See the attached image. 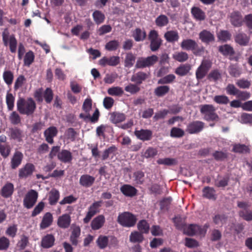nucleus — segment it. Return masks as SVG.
<instances>
[{
    "label": "nucleus",
    "instance_id": "obj_1",
    "mask_svg": "<svg viewBox=\"0 0 252 252\" xmlns=\"http://www.w3.org/2000/svg\"><path fill=\"white\" fill-rule=\"evenodd\" d=\"M17 106L20 113L27 115L32 114L36 108L35 103L31 98L27 99L20 98L17 101Z\"/></svg>",
    "mask_w": 252,
    "mask_h": 252
},
{
    "label": "nucleus",
    "instance_id": "obj_2",
    "mask_svg": "<svg viewBox=\"0 0 252 252\" xmlns=\"http://www.w3.org/2000/svg\"><path fill=\"white\" fill-rule=\"evenodd\" d=\"M209 226L207 224L200 226L196 224H189L184 226V233L188 235H198L204 236L206 233Z\"/></svg>",
    "mask_w": 252,
    "mask_h": 252
},
{
    "label": "nucleus",
    "instance_id": "obj_3",
    "mask_svg": "<svg viewBox=\"0 0 252 252\" xmlns=\"http://www.w3.org/2000/svg\"><path fill=\"white\" fill-rule=\"evenodd\" d=\"M2 41L6 46H9L10 51L12 53L16 51L17 41L14 34H10L7 29H5L2 34Z\"/></svg>",
    "mask_w": 252,
    "mask_h": 252
},
{
    "label": "nucleus",
    "instance_id": "obj_4",
    "mask_svg": "<svg viewBox=\"0 0 252 252\" xmlns=\"http://www.w3.org/2000/svg\"><path fill=\"white\" fill-rule=\"evenodd\" d=\"M136 217L129 212H124L120 214L118 218V222L123 226H133L136 222Z\"/></svg>",
    "mask_w": 252,
    "mask_h": 252
},
{
    "label": "nucleus",
    "instance_id": "obj_5",
    "mask_svg": "<svg viewBox=\"0 0 252 252\" xmlns=\"http://www.w3.org/2000/svg\"><path fill=\"white\" fill-rule=\"evenodd\" d=\"M215 111L216 109L212 105L205 104L200 106V112L204 115V119L207 121L219 120V116Z\"/></svg>",
    "mask_w": 252,
    "mask_h": 252
},
{
    "label": "nucleus",
    "instance_id": "obj_6",
    "mask_svg": "<svg viewBox=\"0 0 252 252\" xmlns=\"http://www.w3.org/2000/svg\"><path fill=\"white\" fill-rule=\"evenodd\" d=\"M158 61V57L152 55L147 58H140L137 61L135 67L136 68H144L154 65Z\"/></svg>",
    "mask_w": 252,
    "mask_h": 252
},
{
    "label": "nucleus",
    "instance_id": "obj_7",
    "mask_svg": "<svg viewBox=\"0 0 252 252\" xmlns=\"http://www.w3.org/2000/svg\"><path fill=\"white\" fill-rule=\"evenodd\" d=\"M150 40V48L152 51H156L158 49L161 44V39L158 37V32L155 30H152L148 35Z\"/></svg>",
    "mask_w": 252,
    "mask_h": 252
},
{
    "label": "nucleus",
    "instance_id": "obj_8",
    "mask_svg": "<svg viewBox=\"0 0 252 252\" xmlns=\"http://www.w3.org/2000/svg\"><path fill=\"white\" fill-rule=\"evenodd\" d=\"M212 65V63L208 60H204L201 65L199 66L196 71V77L197 80H200L203 78L208 71Z\"/></svg>",
    "mask_w": 252,
    "mask_h": 252
},
{
    "label": "nucleus",
    "instance_id": "obj_9",
    "mask_svg": "<svg viewBox=\"0 0 252 252\" xmlns=\"http://www.w3.org/2000/svg\"><path fill=\"white\" fill-rule=\"evenodd\" d=\"M238 206L241 209L239 212V215L244 220L247 221L252 220V211L248 209L250 207V205L247 202H238Z\"/></svg>",
    "mask_w": 252,
    "mask_h": 252
},
{
    "label": "nucleus",
    "instance_id": "obj_10",
    "mask_svg": "<svg viewBox=\"0 0 252 252\" xmlns=\"http://www.w3.org/2000/svg\"><path fill=\"white\" fill-rule=\"evenodd\" d=\"M38 193L34 190H30L26 195L24 199V205L28 208H31L37 201Z\"/></svg>",
    "mask_w": 252,
    "mask_h": 252
},
{
    "label": "nucleus",
    "instance_id": "obj_11",
    "mask_svg": "<svg viewBox=\"0 0 252 252\" xmlns=\"http://www.w3.org/2000/svg\"><path fill=\"white\" fill-rule=\"evenodd\" d=\"M101 204L102 201H97L94 203L93 205L90 206L86 217L83 220L85 223L89 222L92 218L98 212V209Z\"/></svg>",
    "mask_w": 252,
    "mask_h": 252
},
{
    "label": "nucleus",
    "instance_id": "obj_12",
    "mask_svg": "<svg viewBox=\"0 0 252 252\" xmlns=\"http://www.w3.org/2000/svg\"><path fill=\"white\" fill-rule=\"evenodd\" d=\"M35 169L34 166L31 163H27L19 170V177L20 178H26L31 176Z\"/></svg>",
    "mask_w": 252,
    "mask_h": 252
},
{
    "label": "nucleus",
    "instance_id": "obj_13",
    "mask_svg": "<svg viewBox=\"0 0 252 252\" xmlns=\"http://www.w3.org/2000/svg\"><path fill=\"white\" fill-rule=\"evenodd\" d=\"M120 63V58L118 56L110 57H104L99 61V63L102 66H116Z\"/></svg>",
    "mask_w": 252,
    "mask_h": 252
},
{
    "label": "nucleus",
    "instance_id": "obj_14",
    "mask_svg": "<svg viewBox=\"0 0 252 252\" xmlns=\"http://www.w3.org/2000/svg\"><path fill=\"white\" fill-rule=\"evenodd\" d=\"M181 47L183 49L191 50L194 54H196L195 50L197 47L196 42L190 39H184L181 43Z\"/></svg>",
    "mask_w": 252,
    "mask_h": 252
},
{
    "label": "nucleus",
    "instance_id": "obj_15",
    "mask_svg": "<svg viewBox=\"0 0 252 252\" xmlns=\"http://www.w3.org/2000/svg\"><path fill=\"white\" fill-rule=\"evenodd\" d=\"M134 134L138 139L143 141L150 140L152 136V131L148 129L136 130Z\"/></svg>",
    "mask_w": 252,
    "mask_h": 252
},
{
    "label": "nucleus",
    "instance_id": "obj_16",
    "mask_svg": "<svg viewBox=\"0 0 252 252\" xmlns=\"http://www.w3.org/2000/svg\"><path fill=\"white\" fill-rule=\"evenodd\" d=\"M121 191L126 196L132 197L137 194V190L129 185H124L120 188Z\"/></svg>",
    "mask_w": 252,
    "mask_h": 252
},
{
    "label": "nucleus",
    "instance_id": "obj_17",
    "mask_svg": "<svg viewBox=\"0 0 252 252\" xmlns=\"http://www.w3.org/2000/svg\"><path fill=\"white\" fill-rule=\"evenodd\" d=\"M23 158V154L19 151H16L11 160V168L13 169L17 168L21 164Z\"/></svg>",
    "mask_w": 252,
    "mask_h": 252
},
{
    "label": "nucleus",
    "instance_id": "obj_18",
    "mask_svg": "<svg viewBox=\"0 0 252 252\" xmlns=\"http://www.w3.org/2000/svg\"><path fill=\"white\" fill-rule=\"evenodd\" d=\"M230 20L231 24L235 27L241 26L243 22L241 13L238 11H234L231 13Z\"/></svg>",
    "mask_w": 252,
    "mask_h": 252
},
{
    "label": "nucleus",
    "instance_id": "obj_19",
    "mask_svg": "<svg viewBox=\"0 0 252 252\" xmlns=\"http://www.w3.org/2000/svg\"><path fill=\"white\" fill-rule=\"evenodd\" d=\"M94 181L95 178L93 176L88 174H84L80 177L79 183L81 186L88 188L93 185Z\"/></svg>",
    "mask_w": 252,
    "mask_h": 252
},
{
    "label": "nucleus",
    "instance_id": "obj_20",
    "mask_svg": "<svg viewBox=\"0 0 252 252\" xmlns=\"http://www.w3.org/2000/svg\"><path fill=\"white\" fill-rule=\"evenodd\" d=\"M204 127V123L200 121H195L190 123L188 127V130L190 133L200 132Z\"/></svg>",
    "mask_w": 252,
    "mask_h": 252
},
{
    "label": "nucleus",
    "instance_id": "obj_21",
    "mask_svg": "<svg viewBox=\"0 0 252 252\" xmlns=\"http://www.w3.org/2000/svg\"><path fill=\"white\" fill-rule=\"evenodd\" d=\"M58 133V130L55 126H51L44 131V135L46 140L49 143H53V138L56 136Z\"/></svg>",
    "mask_w": 252,
    "mask_h": 252
},
{
    "label": "nucleus",
    "instance_id": "obj_22",
    "mask_svg": "<svg viewBox=\"0 0 252 252\" xmlns=\"http://www.w3.org/2000/svg\"><path fill=\"white\" fill-rule=\"evenodd\" d=\"M199 38L204 43H208L215 40L214 34L207 30H203L200 32Z\"/></svg>",
    "mask_w": 252,
    "mask_h": 252
},
{
    "label": "nucleus",
    "instance_id": "obj_23",
    "mask_svg": "<svg viewBox=\"0 0 252 252\" xmlns=\"http://www.w3.org/2000/svg\"><path fill=\"white\" fill-rule=\"evenodd\" d=\"M71 219L69 215L64 214L58 218L57 224L61 228H67L70 223Z\"/></svg>",
    "mask_w": 252,
    "mask_h": 252
},
{
    "label": "nucleus",
    "instance_id": "obj_24",
    "mask_svg": "<svg viewBox=\"0 0 252 252\" xmlns=\"http://www.w3.org/2000/svg\"><path fill=\"white\" fill-rule=\"evenodd\" d=\"M235 41L241 46H246L250 41V37L244 33H238L234 36Z\"/></svg>",
    "mask_w": 252,
    "mask_h": 252
},
{
    "label": "nucleus",
    "instance_id": "obj_25",
    "mask_svg": "<svg viewBox=\"0 0 252 252\" xmlns=\"http://www.w3.org/2000/svg\"><path fill=\"white\" fill-rule=\"evenodd\" d=\"M53 216L50 213H46L43 217L42 221L40 224L41 229H45L51 225L53 222Z\"/></svg>",
    "mask_w": 252,
    "mask_h": 252
},
{
    "label": "nucleus",
    "instance_id": "obj_26",
    "mask_svg": "<svg viewBox=\"0 0 252 252\" xmlns=\"http://www.w3.org/2000/svg\"><path fill=\"white\" fill-rule=\"evenodd\" d=\"M14 191V186L12 183H6L1 189V195L5 198L11 196Z\"/></svg>",
    "mask_w": 252,
    "mask_h": 252
},
{
    "label": "nucleus",
    "instance_id": "obj_27",
    "mask_svg": "<svg viewBox=\"0 0 252 252\" xmlns=\"http://www.w3.org/2000/svg\"><path fill=\"white\" fill-rule=\"evenodd\" d=\"M104 222V217L102 215H99L94 218L92 221V228L94 230H98L103 225Z\"/></svg>",
    "mask_w": 252,
    "mask_h": 252
},
{
    "label": "nucleus",
    "instance_id": "obj_28",
    "mask_svg": "<svg viewBox=\"0 0 252 252\" xmlns=\"http://www.w3.org/2000/svg\"><path fill=\"white\" fill-rule=\"evenodd\" d=\"M149 73H146L143 72H138L132 75L131 80L136 82L138 84L142 83V81L145 80L149 76Z\"/></svg>",
    "mask_w": 252,
    "mask_h": 252
},
{
    "label": "nucleus",
    "instance_id": "obj_29",
    "mask_svg": "<svg viewBox=\"0 0 252 252\" xmlns=\"http://www.w3.org/2000/svg\"><path fill=\"white\" fill-rule=\"evenodd\" d=\"M58 158L63 162H68L72 160L71 153L66 150H62L58 155Z\"/></svg>",
    "mask_w": 252,
    "mask_h": 252
},
{
    "label": "nucleus",
    "instance_id": "obj_30",
    "mask_svg": "<svg viewBox=\"0 0 252 252\" xmlns=\"http://www.w3.org/2000/svg\"><path fill=\"white\" fill-rule=\"evenodd\" d=\"M54 241V236L52 235L48 234L42 238L41 246L45 248H50L53 245Z\"/></svg>",
    "mask_w": 252,
    "mask_h": 252
},
{
    "label": "nucleus",
    "instance_id": "obj_31",
    "mask_svg": "<svg viewBox=\"0 0 252 252\" xmlns=\"http://www.w3.org/2000/svg\"><path fill=\"white\" fill-rule=\"evenodd\" d=\"M164 37L167 41L173 42L178 41L179 36L177 31H170L164 34Z\"/></svg>",
    "mask_w": 252,
    "mask_h": 252
},
{
    "label": "nucleus",
    "instance_id": "obj_32",
    "mask_svg": "<svg viewBox=\"0 0 252 252\" xmlns=\"http://www.w3.org/2000/svg\"><path fill=\"white\" fill-rule=\"evenodd\" d=\"M60 197L59 191L52 189L49 193V201L51 205H55L58 201Z\"/></svg>",
    "mask_w": 252,
    "mask_h": 252
},
{
    "label": "nucleus",
    "instance_id": "obj_33",
    "mask_svg": "<svg viewBox=\"0 0 252 252\" xmlns=\"http://www.w3.org/2000/svg\"><path fill=\"white\" fill-rule=\"evenodd\" d=\"M126 116L123 113H113L111 115V121L114 124H118L125 121Z\"/></svg>",
    "mask_w": 252,
    "mask_h": 252
},
{
    "label": "nucleus",
    "instance_id": "obj_34",
    "mask_svg": "<svg viewBox=\"0 0 252 252\" xmlns=\"http://www.w3.org/2000/svg\"><path fill=\"white\" fill-rule=\"evenodd\" d=\"M191 13L198 20H203L205 18L204 12L198 7H194L191 9Z\"/></svg>",
    "mask_w": 252,
    "mask_h": 252
},
{
    "label": "nucleus",
    "instance_id": "obj_35",
    "mask_svg": "<svg viewBox=\"0 0 252 252\" xmlns=\"http://www.w3.org/2000/svg\"><path fill=\"white\" fill-rule=\"evenodd\" d=\"M218 39L220 41L226 42L230 39L231 33L227 31L221 30L217 33Z\"/></svg>",
    "mask_w": 252,
    "mask_h": 252
},
{
    "label": "nucleus",
    "instance_id": "obj_36",
    "mask_svg": "<svg viewBox=\"0 0 252 252\" xmlns=\"http://www.w3.org/2000/svg\"><path fill=\"white\" fill-rule=\"evenodd\" d=\"M170 90V88L168 86H160L156 88L155 90V94L158 96H162L167 94Z\"/></svg>",
    "mask_w": 252,
    "mask_h": 252
},
{
    "label": "nucleus",
    "instance_id": "obj_37",
    "mask_svg": "<svg viewBox=\"0 0 252 252\" xmlns=\"http://www.w3.org/2000/svg\"><path fill=\"white\" fill-rule=\"evenodd\" d=\"M173 58L179 62H184L188 59L189 56L187 53L181 51L175 53L173 55Z\"/></svg>",
    "mask_w": 252,
    "mask_h": 252
},
{
    "label": "nucleus",
    "instance_id": "obj_38",
    "mask_svg": "<svg viewBox=\"0 0 252 252\" xmlns=\"http://www.w3.org/2000/svg\"><path fill=\"white\" fill-rule=\"evenodd\" d=\"M190 67L188 64H183L177 67L175 72L178 75L184 76L186 75L190 70Z\"/></svg>",
    "mask_w": 252,
    "mask_h": 252
},
{
    "label": "nucleus",
    "instance_id": "obj_39",
    "mask_svg": "<svg viewBox=\"0 0 252 252\" xmlns=\"http://www.w3.org/2000/svg\"><path fill=\"white\" fill-rule=\"evenodd\" d=\"M80 235V228L79 226H74L73 228L71 235L70 236V241L74 245L77 243V239Z\"/></svg>",
    "mask_w": 252,
    "mask_h": 252
},
{
    "label": "nucleus",
    "instance_id": "obj_40",
    "mask_svg": "<svg viewBox=\"0 0 252 252\" xmlns=\"http://www.w3.org/2000/svg\"><path fill=\"white\" fill-rule=\"evenodd\" d=\"M15 97L13 95L8 92L6 95V103L8 110H13L14 107Z\"/></svg>",
    "mask_w": 252,
    "mask_h": 252
},
{
    "label": "nucleus",
    "instance_id": "obj_41",
    "mask_svg": "<svg viewBox=\"0 0 252 252\" xmlns=\"http://www.w3.org/2000/svg\"><path fill=\"white\" fill-rule=\"evenodd\" d=\"M3 78L7 85H11L14 79L13 73L10 70L4 71L3 73Z\"/></svg>",
    "mask_w": 252,
    "mask_h": 252
},
{
    "label": "nucleus",
    "instance_id": "obj_42",
    "mask_svg": "<svg viewBox=\"0 0 252 252\" xmlns=\"http://www.w3.org/2000/svg\"><path fill=\"white\" fill-rule=\"evenodd\" d=\"M133 36L136 41H140L145 38L146 34L145 31H143L140 29H136L133 32Z\"/></svg>",
    "mask_w": 252,
    "mask_h": 252
},
{
    "label": "nucleus",
    "instance_id": "obj_43",
    "mask_svg": "<svg viewBox=\"0 0 252 252\" xmlns=\"http://www.w3.org/2000/svg\"><path fill=\"white\" fill-rule=\"evenodd\" d=\"M34 59V55L33 52L31 51L28 52L24 59L25 65L29 66L33 63Z\"/></svg>",
    "mask_w": 252,
    "mask_h": 252
},
{
    "label": "nucleus",
    "instance_id": "obj_44",
    "mask_svg": "<svg viewBox=\"0 0 252 252\" xmlns=\"http://www.w3.org/2000/svg\"><path fill=\"white\" fill-rule=\"evenodd\" d=\"M219 51L225 56L231 55L234 53L232 47L227 44L220 46Z\"/></svg>",
    "mask_w": 252,
    "mask_h": 252
},
{
    "label": "nucleus",
    "instance_id": "obj_45",
    "mask_svg": "<svg viewBox=\"0 0 252 252\" xmlns=\"http://www.w3.org/2000/svg\"><path fill=\"white\" fill-rule=\"evenodd\" d=\"M108 93L111 95L121 96L123 94L124 91L120 87H113L108 89Z\"/></svg>",
    "mask_w": 252,
    "mask_h": 252
},
{
    "label": "nucleus",
    "instance_id": "obj_46",
    "mask_svg": "<svg viewBox=\"0 0 252 252\" xmlns=\"http://www.w3.org/2000/svg\"><path fill=\"white\" fill-rule=\"evenodd\" d=\"M93 16L94 21L97 24L102 23L105 19L104 15L102 12L98 10H96L94 12Z\"/></svg>",
    "mask_w": 252,
    "mask_h": 252
},
{
    "label": "nucleus",
    "instance_id": "obj_47",
    "mask_svg": "<svg viewBox=\"0 0 252 252\" xmlns=\"http://www.w3.org/2000/svg\"><path fill=\"white\" fill-rule=\"evenodd\" d=\"M11 149L10 146L6 144H0V153L4 158L10 154Z\"/></svg>",
    "mask_w": 252,
    "mask_h": 252
},
{
    "label": "nucleus",
    "instance_id": "obj_48",
    "mask_svg": "<svg viewBox=\"0 0 252 252\" xmlns=\"http://www.w3.org/2000/svg\"><path fill=\"white\" fill-rule=\"evenodd\" d=\"M157 163L159 164H164L166 165H172L177 164V161L173 158H159L157 160Z\"/></svg>",
    "mask_w": 252,
    "mask_h": 252
},
{
    "label": "nucleus",
    "instance_id": "obj_49",
    "mask_svg": "<svg viewBox=\"0 0 252 252\" xmlns=\"http://www.w3.org/2000/svg\"><path fill=\"white\" fill-rule=\"evenodd\" d=\"M143 240L142 234L138 232H132L130 236V241L132 242H141Z\"/></svg>",
    "mask_w": 252,
    "mask_h": 252
},
{
    "label": "nucleus",
    "instance_id": "obj_50",
    "mask_svg": "<svg viewBox=\"0 0 252 252\" xmlns=\"http://www.w3.org/2000/svg\"><path fill=\"white\" fill-rule=\"evenodd\" d=\"M138 228L141 233H147L149 232V225L146 220H142L138 224Z\"/></svg>",
    "mask_w": 252,
    "mask_h": 252
},
{
    "label": "nucleus",
    "instance_id": "obj_51",
    "mask_svg": "<svg viewBox=\"0 0 252 252\" xmlns=\"http://www.w3.org/2000/svg\"><path fill=\"white\" fill-rule=\"evenodd\" d=\"M236 84L241 89H248L251 85V81L244 78L239 79L237 81Z\"/></svg>",
    "mask_w": 252,
    "mask_h": 252
},
{
    "label": "nucleus",
    "instance_id": "obj_52",
    "mask_svg": "<svg viewBox=\"0 0 252 252\" xmlns=\"http://www.w3.org/2000/svg\"><path fill=\"white\" fill-rule=\"evenodd\" d=\"M233 151L235 152L240 153H247L250 151L249 148L248 146L242 144H237L234 146Z\"/></svg>",
    "mask_w": 252,
    "mask_h": 252
},
{
    "label": "nucleus",
    "instance_id": "obj_53",
    "mask_svg": "<svg viewBox=\"0 0 252 252\" xmlns=\"http://www.w3.org/2000/svg\"><path fill=\"white\" fill-rule=\"evenodd\" d=\"M168 23V18L163 15H160L156 20V23L159 27H163Z\"/></svg>",
    "mask_w": 252,
    "mask_h": 252
},
{
    "label": "nucleus",
    "instance_id": "obj_54",
    "mask_svg": "<svg viewBox=\"0 0 252 252\" xmlns=\"http://www.w3.org/2000/svg\"><path fill=\"white\" fill-rule=\"evenodd\" d=\"M229 73L233 77H238L241 74V71L236 65H231L229 67Z\"/></svg>",
    "mask_w": 252,
    "mask_h": 252
},
{
    "label": "nucleus",
    "instance_id": "obj_55",
    "mask_svg": "<svg viewBox=\"0 0 252 252\" xmlns=\"http://www.w3.org/2000/svg\"><path fill=\"white\" fill-rule=\"evenodd\" d=\"M214 100L217 103L220 104H226L229 102L227 96L223 95H216L214 97Z\"/></svg>",
    "mask_w": 252,
    "mask_h": 252
},
{
    "label": "nucleus",
    "instance_id": "obj_56",
    "mask_svg": "<svg viewBox=\"0 0 252 252\" xmlns=\"http://www.w3.org/2000/svg\"><path fill=\"white\" fill-rule=\"evenodd\" d=\"M175 79V76L173 74L168 75L158 81V84H165L170 83Z\"/></svg>",
    "mask_w": 252,
    "mask_h": 252
},
{
    "label": "nucleus",
    "instance_id": "obj_57",
    "mask_svg": "<svg viewBox=\"0 0 252 252\" xmlns=\"http://www.w3.org/2000/svg\"><path fill=\"white\" fill-rule=\"evenodd\" d=\"M135 57L131 53L127 54L125 60V66L131 67L135 62Z\"/></svg>",
    "mask_w": 252,
    "mask_h": 252
},
{
    "label": "nucleus",
    "instance_id": "obj_58",
    "mask_svg": "<svg viewBox=\"0 0 252 252\" xmlns=\"http://www.w3.org/2000/svg\"><path fill=\"white\" fill-rule=\"evenodd\" d=\"M158 154V151L156 149L149 147L143 154V156L146 158H153Z\"/></svg>",
    "mask_w": 252,
    "mask_h": 252
},
{
    "label": "nucleus",
    "instance_id": "obj_59",
    "mask_svg": "<svg viewBox=\"0 0 252 252\" xmlns=\"http://www.w3.org/2000/svg\"><path fill=\"white\" fill-rule=\"evenodd\" d=\"M108 241L107 237L100 236L97 240V244L100 249H104L107 246Z\"/></svg>",
    "mask_w": 252,
    "mask_h": 252
},
{
    "label": "nucleus",
    "instance_id": "obj_60",
    "mask_svg": "<svg viewBox=\"0 0 252 252\" xmlns=\"http://www.w3.org/2000/svg\"><path fill=\"white\" fill-rule=\"evenodd\" d=\"M26 79L23 75H20L18 77L14 84V89L18 90L22 87L25 83Z\"/></svg>",
    "mask_w": 252,
    "mask_h": 252
},
{
    "label": "nucleus",
    "instance_id": "obj_61",
    "mask_svg": "<svg viewBox=\"0 0 252 252\" xmlns=\"http://www.w3.org/2000/svg\"><path fill=\"white\" fill-rule=\"evenodd\" d=\"M139 87L137 85L133 84H129L125 87V91L131 94H136L139 92Z\"/></svg>",
    "mask_w": 252,
    "mask_h": 252
},
{
    "label": "nucleus",
    "instance_id": "obj_62",
    "mask_svg": "<svg viewBox=\"0 0 252 252\" xmlns=\"http://www.w3.org/2000/svg\"><path fill=\"white\" fill-rule=\"evenodd\" d=\"M118 74L116 73L107 74L104 78V81L107 84H112L118 78Z\"/></svg>",
    "mask_w": 252,
    "mask_h": 252
},
{
    "label": "nucleus",
    "instance_id": "obj_63",
    "mask_svg": "<svg viewBox=\"0 0 252 252\" xmlns=\"http://www.w3.org/2000/svg\"><path fill=\"white\" fill-rule=\"evenodd\" d=\"M76 135V132L72 128H69L65 131V137L67 139L70 140L71 141H73L75 140Z\"/></svg>",
    "mask_w": 252,
    "mask_h": 252
},
{
    "label": "nucleus",
    "instance_id": "obj_64",
    "mask_svg": "<svg viewBox=\"0 0 252 252\" xmlns=\"http://www.w3.org/2000/svg\"><path fill=\"white\" fill-rule=\"evenodd\" d=\"M241 120L242 123L252 125V114L243 113L241 116Z\"/></svg>",
    "mask_w": 252,
    "mask_h": 252
}]
</instances>
